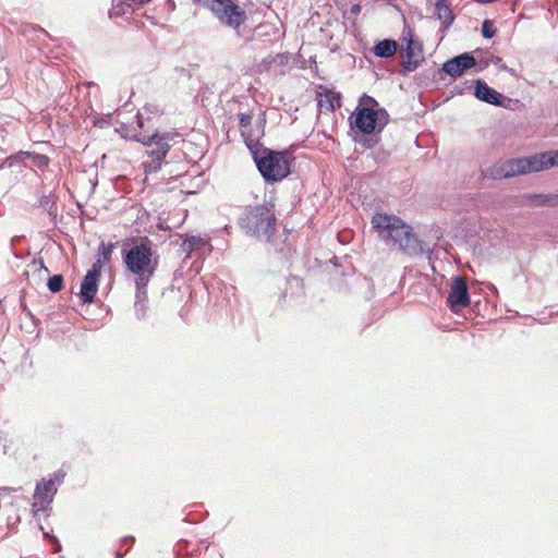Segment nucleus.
I'll use <instances>...</instances> for the list:
<instances>
[{
    "label": "nucleus",
    "instance_id": "obj_37",
    "mask_svg": "<svg viewBox=\"0 0 558 558\" xmlns=\"http://www.w3.org/2000/svg\"><path fill=\"white\" fill-rule=\"evenodd\" d=\"M16 490H17V489L12 488V487H2V488H0V492H3V493H5V494H10V493H12V492H16Z\"/></svg>",
    "mask_w": 558,
    "mask_h": 558
},
{
    "label": "nucleus",
    "instance_id": "obj_12",
    "mask_svg": "<svg viewBox=\"0 0 558 558\" xmlns=\"http://www.w3.org/2000/svg\"><path fill=\"white\" fill-rule=\"evenodd\" d=\"M57 490L58 488L57 485H54L53 478H49L48 481L43 478L38 482L34 493L35 501L33 504V510H45L52 502Z\"/></svg>",
    "mask_w": 558,
    "mask_h": 558
},
{
    "label": "nucleus",
    "instance_id": "obj_5",
    "mask_svg": "<svg viewBox=\"0 0 558 558\" xmlns=\"http://www.w3.org/2000/svg\"><path fill=\"white\" fill-rule=\"evenodd\" d=\"M136 123L140 133L134 135L136 142L147 147L148 159L143 161V168L146 174L155 173L160 170L163 159L166 158L171 143H175L179 133L172 131L148 132L144 129L145 122L141 113L136 114Z\"/></svg>",
    "mask_w": 558,
    "mask_h": 558
},
{
    "label": "nucleus",
    "instance_id": "obj_3",
    "mask_svg": "<svg viewBox=\"0 0 558 558\" xmlns=\"http://www.w3.org/2000/svg\"><path fill=\"white\" fill-rule=\"evenodd\" d=\"M243 138L260 175L267 183L279 182L291 173V163L294 159L291 153L263 147L257 138H251L245 131H243Z\"/></svg>",
    "mask_w": 558,
    "mask_h": 558
},
{
    "label": "nucleus",
    "instance_id": "obj_23",
    "mask_svg": "<svg viewBox=\"0 0 558 558\" xmlns=\"http://www.w3.org/2000/svg\"><path fill=\"white\" fill-rule=\"evenodd\" d=\"M207 241L201 236L191 235L186 238L182 243V251L191 253L205 246Z\"/></svg>",
    "mask_w": 558,
    "mask_h": 558
},
{
    "label": "nucleus",
    "instance_id": "obj_35",
    "mask_svg": "<svg viewBox=\"0 0 558 558\" xmlns=\"http://www.w3.org/2000/svg\"><path fill=\"white\" fill-rule=\"evenodd\" d=\"M480 179L483 181L484 185L486 180V170L483 168V166L480 167Z\"/></svg>",
    "mask_w": 558,
    "mask_h": 558
},
{
    "label": "nucleus",
    "instance_id": "obj_28",
    "mask_svg": "<svg viewBox=\"0 0 558 558\" xmlns=\"http://www.w3.org/2000/svg\"><path fill=\"white\" fill-rule=\"evenodd\" d=\"M39 203L43 208L47 209L49 215H56V203L52 195H44Z\"/></svg>",
    "mask_w": 558,
    "mask_h": 558
},
{
    "label": "nucleus",
    "instance_id": "obj_25",
    "mask_svg": "<svg viewBox=\"0 0 558 558\" xmlns=\"http://www.w3.org/2000/svg\"><path fill=\"white\" fill-rule=\"evenodd\" d=\"M357 108H369L372 111L380 109L378 101L369 95L363 94L360 97Z\"/></svg>",
    "mask_w": 558,
    "mask_h": 558
},
{
    "label": "nucleus",
    "instance_id": "obj_10",
    "mask_svg": "<svg viewBox=\"0 0 558 558\" xmlns=\"http://www.w3.org/2000/svg\"><path fill=\"white\" fill-rule=\"evenodd\" d=\"M216 19L221 25L238 31L247 20V15L234 0H228L227 4L218 11Z\"/></svg>",
    "mask_w": 558,
    "mask_h": 558
},
{
    "label": "nucleus",
    "instance_id": "obj_42",
    "mask_svg": "<svg viewBox=\"0 0 558 558\" xmlns=\"http://www.w3.org/2000/svg\"><path fill=\"white\" fill-rule=\"evenodd\" d=\"M183 544H186V541L181 539V541L178 543L179 550L181 549V546H182Z\"/></svg>",
    "mask_w": 558,
    "mask_h": 558
},
{
    "label": "nucleus",
    "instance_id": "obj_32",
    "mask_svg": "<svg viewBox=\"0 0 558 558\" xmlns=\"http://www.w3.org/2000/svg\"><path fill=\"white\" fill-rule=\"evenodd\" d=\"M134 9V11L140 10L147 3H149L151 0H129Z\"/></svg>",
    "mask_w": 558,
    "mask_h": 558
},
{
    "label": "nucleus",
    "instance_id": "obj_16",
    "mask_svg": "<svg viewBox=\"0 0 558 558\" xmlns=\"http://www.w3.org/2000/svg\"><path fill=\"white\" fill-rule=\"evenodd\" d=\"M14 158L20 161L25 159H31L34 167L38 168L41 171H45L50 163V158L47 155L38 154L36 151H19Z\"/></svg>",
    "mask_w": 558,
    "mask_h": 558
},
{
    "label": "nucleus",
    "instance_id": "obj_30",
    "mask_svg": "<svg viewBox=\"0 0 558 558\" xmlns=\"http://www.w3.org/2000/svg\"><path fill=\"white\" fill-rule=\"evenodd\" d=\"M471 89H472V85L469 84V82H464L461 86L460 85H456L453 87L452 93L457 94V95H462V94H464L465 90H468L470 93Z\"/></svg>",
    "mask_w": 558,
    "mask_h": 558
},
{
    "label": "nucleus",
    "instance_id": "obj_18",
    "mask_svg": "<svg viewBox=\"0 0 558 558\" xmlns=\"http://www.w3.org/2000/svg\"><path fill=\"white\" fill-rule=\"evenodd\" d=\"M398 49V44L393 39H384L378 41L374 47L375 56L384 59L395 56Z\"/></svg>",
    "mask_w": 558,
    "mask_h": 558
},
{
    "label": "nucleus",
    "instance_id": "obj_27",
    "mask_svg": "<svg viewBox=\"0 0 558 558\" xmlns=\"http://www.w3.org/2000/svg\"><path fill=\"white\" fill-rule=\"evenodd\" d=\"M238 117H239V124L241 128V135L243 136V131H245L247 136H250L251 138H254L252 136L251 132L247 130V128L251 125L252 114L241 112L238 114Z\"/></svg>",
    "mask_w": 558,
    "mask_h": 558
},
{
    "label": "nucleus",
    "instance_id": "obj_31",
    "mask_svg": "<svg viewBox=\"0 0 558 558\" xmlns=\"http://www.w3.org/2000/svg\"><path fill=\"white\" fill-rule=\"evenodd\" d=\"M65 473L61 470L56 471L53 474L50 475V478L54 480V485H60L64 480Z\"/></svg>",
    "mask_w": 558,
    "mask_h": 558
},
{
    "label": "nucleus",
    "instance_id": "obj_34",
    "mask_svg": "<svg viewBox=\"0 0 558 558\" xmlns=\"http://www.w3.org/2000/svg\"><path fill=\"white\" fill-rule=\"evenodd\" d=\"M175 70L180 73V75H184V76H186L189 78H191V76H192L191 71L187 70V69L177 68Z\"/></svg>",
    "mask_w": 558,
    "mask_h": 558
},
{
    "label": "nucleus",
    "instance_id": "obj_2",
    "mask_svg": "<svg viewBox=\"0 0 558 558\" xmlns=\"http://www.w3.org/2000/svg\"><path fill=\"white\" fill-rule=\"evenodd\" d=\"M126 269L135 276L136 303L135 311L140 317L143 306L138 304L146 298V288L157 269V260L153 257L151 242L145 238L123 252Z\"/></svg>",
    "mask_w": 558,
    "mask_h": 558
},
{
    "label": "nucleus",
    "instance_id": "obj_43",
    "mask_svg": "<svg viewBox=\"0 0 558 558\" xmlns=\"http://www.w3.org/2000/svg\"><path fill=\"white\" fill-rule=\"evenodd\" d=\"M123 555H124V554H122V553H119V551H118V553H117V557H116V558H121V557H123Z\"/></svg>",
    "mask_w": 558,
    "mask_h": 558
},
{
    "label": "nucleus",
    "instance_id": "obj_1",
    "mask_svg": "<svg viewBox=\"0 0 558 558\" xmlns=\"http://www.w3.org/2000/svg\"><path fill=\"white\" fill-rule=\"evenodd\" d=\"M372 226L380 239L392 242L408 255L417 256L429 251V247L413 233L411 227L397 216L376 214L372 218Z\"/></svg>",
    "mask_w": 558,
    "mask_h": 558
},
{
    "label": "nucleus",
    "instance_id": "obj_11",
    "mask_svg": "<svg viewBox=\"0 0 558 558\" xmlns=\"http://www.w3.org/2000/svg\"><path fill=\"white\" fill-rule=\"evenodd\" d=\"M470 304V295L466 280L462 276H456L452 279L451 288L447 298V305L457 313L462 307Z\"/></svg>",
    "mask_w": 558,
    "mask_h": 558
},
{
    "label": "nucleus",
    "instance_id": "obj_24",
    "mask_svg": "<svg viewBox=\"0 0 558 558\" xmlns=\"http://www.w3.org/2000/svg\"><path fill=\"white\" fill-rule=\"evenodd\" d=\"M474 95L480 100L488 102V84L483 80H477Z\"/></svg>",
    "mask_w": 558,
    "mask_h": 558
},
{
    "label": "nucleus",
    "instance_id": "obj_41",
    "mask_svg": "<svg viewBox=\"0 0 558 558\" xmlns=\"http://www.w3.org/2000/svg\"><path fill=\"white\" fill-rule=\"evenodd\" d=\"M169 10L173 11L175 9L174 0H167Z\"/></svg>",
    "mask_w": 558,
    "mask_h": 558
},
{
    "label": "nucleus",
    "instance_id": "obj_19",
    "mask_svg": "<svg viewBox=\"0 0 558 558\" xmlns=\"http://www.w3.org/2000/svg\"><path fill=\"white\" fill-rule=\"evenodd\" d=\"M113 248L114 245L112 243L105 244L104 242H101L98 247L96 262L93 264L92 267L97 268L98 265V271L101 272L102 265L110 260Z\"/></svg>",
    "mask_w": 558,
    "mask_h": 558
},
{
    "label": "nucleus",
    "instance_id": "obj_7",
    "mask_svg": "<svg viewBox=\"0 0 558 558\" xmlns=\"http://www.w3.org/2000/svg\"><path fill=\"white\" fill-rule=\"evenodd\" d=\"M351 124L362 134L379 133L389 122L385 108L372 111L369 108H356L351 116Z\"/></svg>",
    "mask_w": 558,
    "mask_h": 558
},
{
    "label": "nucleus",
    "instance_id": "obj_40",
    "mask_svg": "<svg viewBox=\"0 0 558 558\" xmlns=\"http://www.w3.org/2000/svg\"><path fill=\"white\" fill-rule=\"evenodd\" d=\"M497 294H498L497 288L490 282V296L497 295Z\"/></svg>",
    "mask_w": 558,
    "mask_h": 558
},
{
    "label": "nucleus",
    "instance_id": "obj_39",
    "mask_svg": "<svg viewBox=\"0 0 558 558\" xmlns=\"http://www.w3.org/2000/svg\"><path fill=\"white\" fill-rule=\"evenodd\" d=\"M496 32H497V28L493 25V22L490 21V33H489L490 39L495 36Z\"/></svg>",
    "mask_w": 558,
    "mask_h": 558
},
{
    "label": "nucleus",
    "instance_id": "obj_44",
    "mask_svg": "<svg viewBox=\"0 0 558 558\" xmlns=\"http://www.w3.org/2000/svg\"><path fill=\"white\" fill-rule=\"evenodd\" d=\"M41 267L45 269V271H48V268L45 267L43 262H41Z\"/></svg>",
    "mask_w": 558,
    "mask_h": 558
},
{
    "label": "nucleus",
    "instance_id": "obj_21",
    "mask_svg": "<svg viewBox=\"0 0 558 558\" xmlns=\"http://www.w3.org/2000/svg\"><path fill=\"white\" fill-rule=\"evenodd\" d=\"M134 12L135 11L129 0H120L118 3L112 5V9L109 12V16L120 17L125 15H132Z\"/></svg>",
    "mask_w": 558,
    "mask_h": 558
},
{
    "label": "nucleus",
    "instance_id": "obj_15",
    "mask_svg": "<svg viewBox=\"0 0 558 558\" xmlns=\"http://www.w3.org/2000/svg\"><path fill=\"white\" fill-rule=\"evenodd\" d=\"M524 204L530 207H556L558 193H525L521 196Z\"/></svg>",
    "mask_w": 558,
    "mask_h": 558
},
{
    "label": "nucleus",
    "instance_id": "obj_36",
    "mask_svg": "<svg viewBox=\"0 0 558 558\" xmlns=\"http://www.w3.org/2000/svg\"><path fill=\"white\" fill-rule=\"evenodd\" d=\"M361 12V5L360 4H353L351 7V13L352 14H359Z\"/></svg>",
    "mask_w": 558,
    "mask_h": 558
},
{
    "label": "nucleus",
    "instance_id": "obj_22",
    "mask_svg": "<svg viewBox=\"0 0 558 558\" xmlns=\"http://www.w3.org/2000/svg\"><path fill=\"white\" fill-rule=\"evenodd\" d=\"M228 0H193L194 4L208 10L215 17L218 15V11L227 4Z\"/></svg>",
    "mask_w": 558,
    "mask_h": 558
},
{
    "label": "nucleus",
    "instance_id": "obj_13",
    "mask_svg": "<svg viewBox=\"0 0 558 558\" xmlns=\"http://www.w3.org/2000/svg\"><path fill=\"white\" fill-rule=\"evenodd\" d=\"M316 98L320 112H333L336 108L341 106V95L323 85L318 87Z\"/></svg>",
    "mask_w": 558,
    "mask_h": 558
},
{
    "label": "nucleus",
    "instance_id": "obj_6",
    "mask_svg": "<svg viewBox=\"0 0 558 558\" xmlns=\"http://www.w3.org/2000/svg\"><path fill=\"white\" fill-rule=\"evenodd\" d=\"M276 216L267 205L251 206L240 219L241 227L247 234L269 241L276 230Z\"/></svg>",
    "mask_w": 558,
    "mask_h": 558
},
{
    "label": "nucleus",
    "instance_id": "obj_26",
    "mask_svg": "<svg viewBox=\"0 0 558 558\" xmlns=\"http://www.w3.org/2000/svg\"><path fill=\"white\" fill-rule=\"evenodd\" d=\"M47 287L52 293L60 292L63 288V276L58 274L49 277Z\"/></svg>",
    "mask_w": 558,
    "mask_h": 558
},
{
    "label": "nucleus",
    "instance_id": "obj_14",
    "mask_svg": "<svg viewBox=\"0 0 558 558\" xmlns=\"http://www.w3.org/2000/svg\"><path fill=\"white\" fill-rule=\"evenodd\" d=\"M100 277V272L98 271V267H92L86 276L84 277L81 289H80V298L83 303H92L94 298L98 291V280Z\"/></svg>",
    "mask_w": 558,
    "mask_h": 558
},
{
    "label": "nucleus",
    "instance_id": "obj_8",
    "mask_svg": "<svg viewBox=\"0 0 558 558\" xmlns=\"http://www.w3.org/2000/svg\"><path fill=\"white\" fill-rule=\"evenodd\" d=\"M488 65V61L481 59L477 62L476 58L471 52H463L458 54L449 60H447L442 65V71L450 75L451 77H459L465 71L476 68V71H482Z\"/></svg>",
    "mask_w": 558,
    "mask_h": 558
},
{
    "label": "nucleus",
    "instance_id": "obj_4",
    "mask_svg": "<svg viewBox=\"0 0 558 558\" xmlns=\"http://www.w3.org/2000/svg\"><path fill=\"white\" fill-rule=\"evenodd\" d=\"M558 167V149L509 158L490 167V180L510 179Z\"/></svg>",
    "mask_w": 558,
    "mask_h": 558
},
{
    "label": "nucleus",
    "instance_id": "obj_20",
    "mask_svg": "<svg viewBox=\"0 0 558 558\" xmlns=\"http://www.w3.org/2000/svg\"><path fill=\"white\" fill-rule=\"evenodd\" d=\"M517 104V99L509 98L504 94L497 92L495 88L490 87V105L502 107L506 109H512V105Z\"/></svg>",
    "mask_w": 558,
    "mask_h": 558
},
{
    "label": "nucleus",
    "instance_id": "obj_38",
    "mask_svg": "<svg viewBox=\"0 0 558 558\" xmlns=\"http://www.w3.org/2000/svg\"><path fill=\"white\" fill-rule=\"evenodd\" d=\"M122 543L123 544H125V543L133 544L134 543V537L133 536H125L124 538H122Z\"/></svg>",
    "mask_w": 558,
    "mask_h": 558
},
{
    "label": "nucleus",
    "instance_id": "obj_17",
    "mask_svg": "<svg viewBox=\"0 0 558 558\" xmlns=\"http://www.w3.org/2000/svg\"><path fill=\"white\" fill-rule=\"evenodd\" d=\"M447 0H435V9L438 20L441 22L445 29H448L452 24L454 16L450 7L446 3Z\"/></svg>",
    "mask_w": 558,
    "mask_h": 558
},
{
    "label": "nucleus",
    "instance_id": "obj_9",
    "mask_svg": "<svg viewBox=\"0 0 558 558\" xmlns=\"http://www.w3.org/2000/svg\"><path fill=\"white\" fill-rule=\"evenodd\" d=\"M403 41H405L404 54L402 56V66L404 71H415L424 60L422 56L423 46L422 43L414 38L412 31L405 27L402 32Z\"/></svg>",
    "mask_w": 558,
    "mask_h": 558
},
{
    "label": "nucleus",
    "instance_id": "obj_33",
    "mask_svg": "<svg viewBox=\"0 0 558 558\" xmlns=\"http://www.w3.org/2000/svg\"><path fill=\"white\" fill-rule=\"evenodd\" d=\"M481 33H482V35H483V37H484V38H487V39H488V33H489V29H488V19H485V20L482 22Z\"/></svg>",
    "mask_w": 558,
    "mask_h": 558
},
{
    "label": "nucleus",
    "instance_id": "obj_29",
    "mask_svg": "<svg viewBox=\"0 0 558 558\" xmlns=\"http://www.w3.org/2000/svg\"><path fill=\"white\" fill-rule=\"evenodd\" d=\"M489 61H490V64H494L498 71H501V70H505V71H508L511 73V75L515 76V72L513 69H509L504 62H502V59L495 56L492 51H490V58H489Z\"/></svg>",
    "mask_w": 558,
    "mask_h": 558
}]
</instances>
